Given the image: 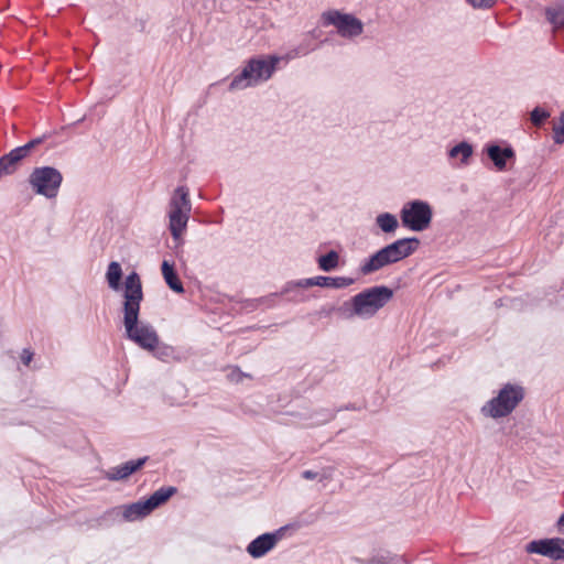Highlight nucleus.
I'll return each instance as SVG.
<instances>
[{
  "mask_svg": "<svg viewBox=\"0 0 564 564\" xmlns=\"http://www.w3.org/2000/svg\"><path fill=\"white\" fill-rule=\"evenodd\" d=\"M123 299L124 336L131 341L145 344L155 336L154 327L148 322L139 321L143 291L140 276L134 271L126 276Z\"/></svg>",
  "mask_w": 564,
  "mask_h": 564,
  "instance_id": "obj_1",
  "label": "nucleus"
},
{
  "mask_svg": "<svg viewBox=\"0 0 564 564\" xmlns=\"http://www.w3.org/2000/svg\"><path fill=\"white\" fill-rule=\"evenodd\" d=\"M420 243V239L416 237L397 239L366 259L360 264L359 271L362 275H368L387 265L397 263L412 256L417 250Z\"/></svg>",
  "mask_w": 564,
  "mask_h": 564,
  "instance_id": "obj_2",
  "label": "nucleus"
},
{
  "mask_svg": "<svg viewBox=\"0 0 564 564\" xmlns=\"http://www.w3.org/2000/svg\"><path fill=\"white\" fill-rule=\"evenodd\" d=\"M281 59L282 57L278 55H262L249 58L241 72L232 77L229 90H242L269 80L276 70Z\"/></svg>",
  "mask_w": 564,
  "mask_h": 564,
  "instance_id": "obj_3",
  "label": "nucleus"
},
{
  "mask_svg": "<svg viewBox=\"0 0 564 564\" xmlns=\"http://www.w3.org/2000/svg\"><path fill=\"white\" fill-rule=\"evenodd\" d=\"M525 397L524 388L517 383H505L497 395L488 400L480 409L484 416L500 419L511 414Z\"/></svg>",
  "mask_w": 564,
  "mask_h": 564,
  "instance_id": "obj_4",
  "label": "nucleus"
},
{
  "mask_svg": "<svg viewBox=\"0 0 564 564\" xmlns=\"http://www.w3.org/2000/svg\"><path fill=\"white\" fill-rule=\"evenodd\" d=\"M192 210L189 189L185 185L177 186L169 203V229L173 239L180 243L182 234L187 226Z\"/></svg>",
  "mask_w": 564,
  "mask_h": 564,
  "instance_id": "obj_5",
  "label": "nucleus"
},
{
  "mask_svg": "<svg viewBox=\"0 0 564 564\" xmlns=\"http://www.w3.org/2000/svg\"><path fill=\"white\" fill-rule=\"evenodd\" d=\"M392 297L393 290L389 286H371L354 295L356 302L354 310L359 312V318L368 319L373 317Z\"/></svg>",
  "mask_w": 564,
  "mask_h": 564,
  "instance_id": "obj_6",
  "label": "nucleus"
},
{
  "mask_svg": "<svg viewBox=\"0 0 564 564\" xmlns=\"http://www.w3.org/2000/svg\"><path fill=\"white\" fill-rule=\"evenodd\" d=\"M28 182L35 194L55 198L63 183L62 173L53 166H39L30 173Z\"/></svg>",
  "mask_w": 564,
  "mask_h": 564,
  "instance_id": "obj_7",
  "label": "nucleus"
},
{
  "mask_svg": "<svg viewBox=\"0 0 564 564\" xmlns=\"http://www.w3.org/2000/svg\"><path fill=\"white\" fill-rule=\"evenodd\" d=\"M400 218L403 227L412 231H424L431 226L433 210L427 202L414 199L402 206Z\"/></svg>",
  "mask_w": 564,
  "mask_h": 564,
  "instance_id": "obj_8",
  "label": "nucleus"
},
{
  "mask_svg": "<svg viewBox=\"0 0 564 564\" xmlns=\"http://www.w3.org/2000/svg\"><path fill=\"white\" fill-rule=\"evenodd\" d=\"M324 25H334L337 33L345 39H354L364 32L361 20L350 13H341L338 10H329L322 14Z\"/></svg>",
  "mask_w": 564,
  "mask_h": 564,
  "instance_id": "obj_9",
  "label": "nucleus"
},
{
  "mask_svg": "<svg viewBox=\"0 0 564 564\" xmlns=\"http://www.w3.org/2000/svg\"><path fill=\"white\" fill-rule=\"evenodd\" d=\"M152 510L148 505L147 500H138L129 505H122L119 507L108 509L101 517V519L116 520L121 519L127 522H134L144 519L151 514Z\"/></svg>",
  "mask_w": 564,
  "mask_h": 564,
  "instance_id": "obj_10",
  "label": "nucleus"
},
{
  "mask_svg": "<svg viewBox=\"0 0 564 564\" xmlns=\"http://www.w3.org/2000/svg\"><path fill=\"white\" fill-rule=\"evenodd\" d=\"M484 153L488 156V159L492 162L497 171H507L508 163H514L516 161V151L506 141L501 143L498 142H488L484 147Z\"/></svg>",
  "mask_w": 564,
  "mask_h": 564,
  "instance_id": "obj_11",
  "label": "nucleus"
},
{
  "mask_svg": "<svg viewBox=\"0 0 564 564\" xmlns=\"http://www.w3.org/2000/svg\"><path fill=\"white\" fill-rule=\"evenodd\" d=\"M525 551L547 556L554 561H561L564 560V539L533 540L527 544Z\"/></svg>",
  "mask_w": 564,
  "mask_h": 564,
  "instance_id": "obj_12",
  "label": "nucleus"
},
{
  "mask_svg": "<svg viewBox=\"0 0 564 564\" xmlns=\"http://www.w3.org/2000/svg\"><path fill=\"white\" fill-rule=\"evenodd\" d=\"M284 529L285 528H280L274 532H267L253 539L247 546L249 555L253 558L264 556L276 545L283 535Z\"/></svg>",
  "mask_w": 564,
  "mask_h": 564,
  "instance_id": "obj_13",
  "label": "nucleus"
},
{
  "mask_svg": "<svg viewBox=\"0 0 564 564\" xmlns=\"http://www.w3.org/2000/svg\"><path fill=\"white\" fill-rule=\"evenodd\" d=\"M306 282H308L307 278L285 282L280 290L281 297H283L286 303L292 304L308 302L313 295L305 292L306 289L312 288L311 284Z\"/></svg>",
  "mask_w": 564,
  "mask_h": 564,
  "instance_id": "obj_14",
  "label": "nucleus"
},
{
  "mask_svg": "<svg viewBox=\"0 0 564 564\" xmlns=\"http://www.w3.org/2000/svg\"><path fill=\"white\" fill-rule=\"evenodd\" d=\"M148 459L149 457L144 456L138 459L128 460L119 466L111 467L107 470L106 478L111 481L123 480L142 468Z\"/></svg>",
  "mask_w": 564,
  "mask_h": 564,
  "instance_id": "obj_15",
  "label": "nucleus"
},
{
  "mask_svg": "<svg viewBox=\"0 0 564 564\" xmlns=\"http://www.w3.org/2000/svg\"><path fill=\"white\" fill-rule=\"evenodd\" d=\"M155 336L152 339L145 341V344H140L138 341H133L141 349L151 351L155 358L162 361H169L174 356V348L166 344L160 343V337L158 335L156 329L154 328Z\"/></svg>",
  "mask_w": 564,
  "mask_h": 564,
  "instance_id": "obj_16",
  "label": "nucleus"
},
{
  "mask_svg": "<svg viewBox=\"0 0 564 564\" xmlns=\"http://www.w3.org/2000/svg\"><path fill=\"white\" fill-rule=\"evenodd\" d=\"M24 159L17 148L0 156V180L14 174L20 169Z\"/></svg>",
  "mask_w": 564,
  "mask_h": 564,
  "instance_id": "obj_17",
  "label": "nucleus"
},
{
  "mask_svg": "<svg viewBox=\"0 0 564 564\" xmlns=\"http://www.w3.org/2000/svg\"><path fill=\"white\" fill-rule=\"evenodd\" d=\"M307 284L311 286L332 288V289H344L351 285L355 279L348 276H313L307 278Z\"/></svg>",
  "mask_w": 564,
  "mask_h": 564,
  "instance_id": "obj_18",
  "label": "nucleus"
},
{
  "mask_svg": "<svg viewBox=\"0 0 564 564\" xmlns=\"http://www.w3.org/2000/svg\"><path fill=\"white\" fill-rule=\"evenodd\" d=\"M161 271L165 283L172 291L177 294H183L185 292L173 262L163 260Z\"/></svg>",
  "mask_w": 564,
  "mask_h": 564,
  "instance_id": "obj_19",
  "label": "nucleus"
},
{
  "mask_svg": "<svg viewBox=\"0 0 564 564\" xmlns=\"http://www.w3.org/2000/svg\"><path fill=\"white\" fill-rule=\"evenodd\" d=\"M175 492L176 488L173 486L161 487L145 500L153 511L160 506L164 505Z\"/></svg>",
  "mask_w": 564,
  "mask_h": 564,
  "instance_id": "obj_20",
  "label": "nucleus"
},
{
  "mask_svg": "<svg viewBox=\"0 0 564 564\" xmlns=\"http://www.w3.org/2000/svg\"><path fill=\"white\" fill-rule=\"evenodd\" d=\"M376 225L383 234L391 235L399 228V220L395 215L386 212L377 215Z\"/></svg>",
  "mask_w": 564,
  "mask_h": 564,
  "instance_id": "obj_21",
  "label": "nucleus"
},
{
  "mask_svg": "<svg viewBox=\"0 0 564 564\" xmlns=\"http://www.w3.org/2000/svg\"><path fill=\"white\" fill-rule=\"evenodd\" d=\"M121 279L122 269L120 263L117 261L110 262L106 272L108 286L113 291H118L121 288Z\"/></svg>",
  "mask_w": 564,
  "mask_h": 564,
  "instance_id": "obj_22",
  "label": "nucleus"
},
{
  "mask_svg": "<svg viewBox=\"0 0 564 564\" xmlns=\"http://www.w3.org/2000/svg\"><path fill=\"white\" fill-rule=\"evenodd\" d=\"M339 254L335 250L328 251L326 254L317 259L318 268L325 272H330L338 267Z\"/></svg>",
  "mask_w": 564,
  "mask_h": 564,
  "instance_id": "obj_23",
  "label": "nucleus"
},
{
  "mask_svg": "<svg viewBox=\"0 0 564 564\" xmlns=\"http://www.w3.org/2000/svg\"><path fill=\"white\" fill-rule=\"evenodd\" d=\"M458 155H460L462 163L466 164L468 159L473 155V145L466 141H463L448 151L449 158H457Z\"/></svg>",
  "mask_w": 564,
  "mask_h": 564,
  "instance_id": "obj_24",
  "label": "nucleus"
},
{
  "mask_svg": "<svg viewBox=\"0 0 564 564\" xmlns=\"http://www.w3.org/2000/svg\"><path fill=\"white\" fill-rule=\"evenodd\" d=\"M564 230L556 224L550 225L544 234L545 241L553 248L558 247L562 243Z\"/></svg>",
  "mask_w": 564,
  "mask_h": 564,
  "instance_id": "obj_25",
  "label": "nucleus"
},
{
  "mask_svg": "<svg viewBox=\"0 0 564 564\" xmlns=\"http://www.w3.org/2000/svg\"><path fill=\"white\" fill-rule=\"evenodd\" d=\"M355 307H356V302L352 296L350 300L345 301L340 306L335 307V308H336V313L338 314L339 317H341L344 319H352L355 317H359V312L354 310Z\"/></svg>",
  "mask_w": 564,
  "mask_h": 564,
  "instance_id": "obj_26",
  "label": "nucleus"
},
{
  "mask_svg": "<svg viewBox=\"0 0 564 564\" xmlns=\"http://www.w3.org/2000/svg\"><path fill=\"white\" fill-rule=\"evenodd\" d=\"M551 117V112L546 110L545 108H542L540 106H536L531 112H530V121L534 127H542L544 122Z\"/></svg>",
  "mask_w": 564,
  "mask_h": 564,
  "instance_id": "obj_27",
  "label": "nucleus"
},
{
  "mask_svg": "<svg viewBox=\"0 0 564 564\" xmlns=\"http://www.w3.org/2000/svg\"><path fill=\"white\" fill-rule=\"evenodd\" d=\"M336 416V411L332 409H321L311 416L314 420V424L322 425L330 422Z\"/></svg>",
  "mask_w": 564,
  "mask_h": 564,
  "instance_id": "obj_28",
  "label": "nucleus"
},
{
  "mask_svg": "<svg viewBox=\"0 0 564 564\" xmlns=\"http://www.w3.org/2000/svg\"><path fill=\"white\" fill-rule=\"evenodd\" d=\"M47 139V134H43L41 137H37V138H34L32 140H30L28 143L21 145V147H17V149L22 153V155L26 159L31 152L36 148L39 147L40 144H42L45 140Z\"/></svg>",
  "mask_w": 564,
  "mask_h": 564,
  "instance_id": "obj_29",
  "label": "nucleus"
},
{
  "mask_svg": "<svg viewBox=\"0 0 564 564\" xmlns=\"http://www.w3.org/2000/svg\"><path fill=\"white\" fill-rule=\"evenodd\" d=\"M332 473H333V468H327V471H324L322 475H319L318 473L313 471V470H304V471H302L301 476H302V478L307 479V480H313V479L318 478L319 481H324V480L332 479Z\"/></svg>",
  "mask_w": 564,
  "mask_h": 564,
  "instance_id": "obj_30",
  "label": "nucleus"
},
{
  "mask_svg": "<svg viewBox=\"0 0 564 564\" xmlns=\"http://www.w3.org/2000/svg\"><path fill=\"white\" fill-rule=\"evenodd\" d=\"M549 20L556 29L564 30V9L549 12Z\"/></svg>",
  "mask_w": 564,
  "mask_h": 564,
  "instance_id": "obj_31",
  "label": "nucleus"
},
{
  "mask_svg": "<svg viewBox=\"0 0 564 564\" xmlns=\"http://www.w3.org/2000/svg\"><path fill=\"white\" fill-rule=\"evenodd\" d=\"M281 297L280 291L270 293L269 295L261 296L257 299L256 301L259 303V305H263L268 308L274 307L276 305V299Z\"/></svg>",
  "mask_w": 564,
  "mask_h": 564,
  "instance_id": "obj_32",
  "label": "nucleus"
},
{
  "mask_svg": "<svg viewBox=\"0 0 564 564\" xmlns=\"http://www.w3.org/2000/svg\"><path fill=\"white\" fill-rule=\"evenodd\" d=\"M553 140L556 144L564 143V121H560V124L553 127Z\"/></svg>",
  "mask_w": 564,
  "mask_h": 564,
  "instance_id": "obj_33",
  "label": "nucleus"
},
{
  "mask_svg": "<svg viewBox=\"0 0 564 564\" xmlns=\"http://www.w3.org/2000/svg\"><path fill=\"white\" fill-rule=\"evenodd\" d=\"M466 2L475 9H489L497 0H466Z\"/></svg>",
  "mask_w": 564,
  "mask_h": 564,
  "instance_id": "obj_34",
  "label": "nucleus"
},
{
  "mask_svg": "<svg viewBox=\"0 0 564 564\" xmlns=\"http://www.w3.org/2000/svg\"><path fill=\"white\" fill-rule=\"evenodd\" d=\"M377 564H405L402 557L400 556H379L377 558Z\"/></svg>",
  "mask_w": 564,
  "mask_h": 564,
  "instance_id": "obj_35",
  "label": "nucleus"
},
{
  "mask_svg": "<svg viewBox=\"0 0 564 564\" xmlns=\"http://www.w3.org/2000/svg\"><path fill=\"white\" fill-rule=\"evenodd\" d=\"M33 351L29 348H24L21 352V360L23 365L29 366L33 358Z\"/></svg>",
  "mask_w": 564,
  "mask_h": 564,
  "instance_id": "obj_36",
  "label": "nucleus"
},
{
  "mask_svg": "<svg viewBox=\"0 0 564 564\" xmlns=\"http://www.w3.org/2000/svg\"><path fill=\"white\" fill-rule=\"evenodd\" d=\"M242 377H248V375L243 373L238 368L232 370V372L230 373L231 380H235L237 382L240 381L242 379Z\"/></svg>",
  "mask_w": 564,
  "mask_h": 564,
  "instance_id": "obj_37",
  "label": "nucleus"
},
{
  "mask_svg": "<svg viewBox=\"0 0 564 564\" xmlns=\"http://www.w3.org/2000/svg\"><path fill=\"white\" fill-rule=\"evenodd\" d=\"M344 410H347V411H356V410H359V408H357L354 403H348L341 408H338L336 411L337 412H340V411H344Z\"/></svg>",
  "mask_w": 564,
  "mask_h": 564,
  "instance_id": "obj_38",
  "label": "nucleus"
},
{
  "mask_svg": "<svg viewBox=\"0 0 564 564\" xmlns=\"http://www.w3.org/2000/svg\"><path fill=\"white\" fill-rule=\"evenodd\" d=\"M556 527H557L558 531H562L564 529V512L558 518V520L556 522Z\"/></svg>",
  "mask_w": 564,
  "mask_h": 564,
  "instance_id": "obj_39",
  "label": "nucleus"
},
{
  "mask_svg": "<svg viewBox=\"0 0 564 564\" xmlns=\"http://www.w3.org/2000/svg\"><path fill=\"white\" fill-rule=\"evenodd\" d=\"M332 312H336V308L335 307H330V308L326 310V308L323 307L322 311H321V313L324 314L325 316L330 315Z\"/></svg>",
  "mask_w": 564,
  "mask_h": 564,
  "instance_id": "obj_40",
  "label": "nucleus"
},
{
  "mask_svg": "<svg viewBox=\"0 0 564 564\" xmlns=\"http://www.w3.org/2000/svg\"><path fill=\"white\" fill-rule=\"evenodd\" d=\"M310 52V50H303L301 46L297 48V53L301 55H306Z\"/></svg>",
  "mask_w": 564,
  "mask_h": 564,
  "instance_id": "obj_41",
  "label": "nucleus"
},
{
  "mask_svg": "<svg viewBox=\"0 0 564 564\" xmlns=\"http://www.w3.org/2000/svg\"><path fill=\"white\" fill-rule=\"evenodd\" d=\"M560 121H564V110L560 115Z\"/></svg>",
  "mask_w": 564,
  "mask_h": 564,
  "instance_id": "obj_42",
  "label": "nucleus"
}]
</instances>
